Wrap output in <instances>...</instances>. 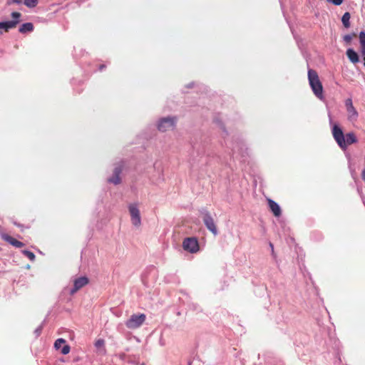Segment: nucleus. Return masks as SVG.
<instances>
[{"instance_id":"obj_1","label":"nucleus","mask_w":365,"mask_h":365,"mask_svg":"<svg viewBox=\"0 0 365 365\" xmlns=\"http://www.w3.org/2000/svg\"><path fill=\"white\" fill-rule=\"evenodd\" d=\"M332 134L339 146L343 150H345L348 145L357 142V138L354 133L351 132L344 135L342 130L337 125H334Z\"/></svg>"},{"instance_id":"obj_2","label":"nucleus","mask_w":365,"mask_h":365,"mask_svg":"<svg viewBox=\"0 0 365 365\" xmlns=\"http://www.w3.org/2000/svg\"><path fill=\"white\" fill-rule=\"evenodd\" d=\"M308 79L309 85L314 95L319 99L323 98V86L319 80L318 73L313 69L308 71Z\"/></svg>"},{"instance_id":"obj_3","label":"nucleus","mask_w":365,"mask_h":365,"mask_svg":"<svg viewBox=\"0 0 365 365\" xmlns=\"http://www.w3.org/2000/svg\"><path fill=\"white\" fill-rule=\"evenodd\" d=\"M11 16L12 17L11 21L0 22V30H3L4 32H9L10 29H15L17 25L20 23V18L21 14L18 11H14L11 13ZM2 31H0V34H2Z\"/></svg>"},{"instance_id":"obj_4","label":"nucleus","mask_w":365,"mask_h":365,"mask_svg":"<svg viewBox=\"0 0 365 365\" xmlns=\"http://www.w3.org/2000/svg\"><path fill=\"white\" fill-rule=\"evenodd\" d=\"M183 249L190 253H197L200 250L198 240L196 237H186L182 242Z\"/></svg>"},{"instance_id":"obj_5","label":"nucleus","mask_w":365,"mask_h":365,"mask_svg":"<svg viewBox=\"0 0 365 365\" xmlns=\"http://www.w3.org/2000/svg\"><path fill=\"white\" fill-rule=\"evenodd\" d=\"M176 117H166L160 119L158 124V129L160 132H165L173 129L175 126Z\"/></svg>"},{"instance_id":"obj_6","label":"nucleus","mask_w":365,"mask_h":365,"mask_svg":"<svg viewBox=\"0 0 365 365\" xmlns=\"http://www.w3.org/2000/svg\"><path fill=\"white\" fill-rule=\"evenodd\" d=\"M128 210L132 224L135 227H140L141 225V217L138 205L136 203L130 204L128 205Z\"/></svg>"},{"instance_id":"obj_7","label":"nucleus","mask_w":365,"mask_h":365,"mask_svg":"<svg viewBox=\"0 0 365 365\" xmlns=\"http://www.w3.org/2000/svg\"><path fill=\"white\" fill-rule=\"evenodd\" d=\"M145 319L146 316L144 314H133L125 322V325L129 329H136L144 323Z\"/></svg>"},{"instance_id":"obj_8","label":"nucleus","mask_w":365,"mask_h":365,"mask_svg":"<svg viewBox=\"0 0 365 365\" xmlns=\"http://www.w3.org/2000/svg\"><path fill=\"white\" fill-rule=\"evenodd\" d=\"M203 222L206 227L214 235H217V229L215 225L214 219L209 212H207L203 216Z\"/></svg>"},{"instance_id":"obj_9","label":"nucleus","mask_w":365,"mask_h":365,"mask_svg":"<svg viewBox=\"0 0 365 365\" xmlns=\"http://www.w3.org/2000/svg\"><path fill=\"white\" fill-rule=\"evenodd\" d=\"M89 280L86 277H81L74 280L73 288L71 290V294H73L81 288L88 284Z\"/></svg>"},{"instance_id":"obj_10","label":"nucleus","mask_w":365,"mask_h":365,"mask_svg":"<svg viewBox=\"0 0 365 365\" xmlns=\"http://www.w3.org/2000/svg\"><path fill=\"white\" fill-rule=\"evenodd\" d=\"M1 238L7 242L8 243H9L10 245H11L12 246L15 247H18V248H20V247H22L24 246V244L19 240H17L16 239L14 238L13 237L7 235V234H3L1 235Z\"/></svg>"},{"instance_id":"obj_11","label":"nucleus","mask_w":365,"mask_h":365,"mask_svg":"<svg viewBox=\"0 0 365 365\" xmlns=\"http://www.w3.org/2000/svg\"><path fill=\"white\" fill-rule=\"evenodd\" d=\"M268 205L275 217H279L282 214V210L279 205L271 199L267 200Z\"/></svg>"},{"instance_id":"obj_12","label":"nucleus","mask_w":365,"mask_h":365,"mask_svg":"<svg viewBox=\"0 0 365 365\" xmlns=\"http://www.w3.org/2000/svg\"><path fill=\"white\" fill-rule=\"evenodd\" d=\"M121 173V168L120 167H117L113 170V177L108 179V182L113 183L115 185H118L121 182V179L120 175Z\"/></svg>"},{"instance_id":"obj_13","label":"nucleus","mask_w":365,"mask_h":365,"mask_svg":"<svg viewBox=\"0 0 365 365\" xmlns=\"http://www.w3.org/2000/svg\"><path fill=\"white\" fill-rule=\"evenodd\" d=\"M346 54L351 63H356L359 61V55L354 49L348 48Z\"/></svg>"},{"instance_id":"obj_14","label":"nucleus","mask_w":365,"mask_h":365,"mask_svg":"<svg viewBox=\"0 0 365 365\" xmlns=\"http://www.w3.org/2000/svg\"><path fill=\"white\" fill-rule=\"evenodd\" d=\"M34 25L32 23L28 22L23 24L19 29V31L21 34H26L27 32H31L34 31Z\"/></svg>"},{"instance_id":"obj_15","label":"nucleus","mask_w":365,"mask_h":365,"mask_svg":"<svg viewBox=\"0 0 365 365\" xmlns=\"http://www.w3.org/2000/svg\"><path fill=\"white\" fill-rule=\"evenodd\" d=\"M359 42L361 46V52L362 56H364V60L365 59V32L361 31L359 33Z\"/></svg>"},{"instance_id":"obj_16","label":"nucleus","mask_w":365,"mask_h":365,"mask_svg":"<svg viewBox=\"0 0 365 365\" xmlns=\"http://www.w3.org/2000/svg\"><path fill=\"white\" fill-rule=\"evenodd\" d=\"M349 115V119L356 120L358 117V113L354 107H350L346 109Z\"/></svg>"},{"instance_id":"obj_17","label":"nucleus","mask_w":365,"mask_h":365,"mask_svg":"<svg viewBox=\"0 0 365 365\" xmlns=\"http://www.w3.org/2000/svg\"><path fill=\"white\" fill-rule=\"evenodd\" d=\"M350 14L349 12H345L341 18V21L345 28H349L350 27Z\"/></svg>"},{"instance_id":"obj_18","label":"nucleus","mask_w":365,"mask_h":365,"mask_svg":"<svg viewBox=\"0 0 365 365\" xmlns=\"http://www.w3.org/2000/svg\"><path fill=\"white\" fill-rule=\"evenodd\" d=\"M95 346L97 349H103L104 353H106L105 349V340L103 339H98L95 342Z\"/></svg>"},{"instance_id":"obj_19","label":"nucleus","mask_w":365,"mask_h":365,"mask_svg":"<svg viewBox=\"0 0 365 365\" xmlns=\"http://www.w3.org/2000/svg\"><path fill=\"white\" fill-rule=\"evenodd\" d=\"M38 4L37 0H24V4L29 8L35 7Z\"/></svg>"},{"instance_id":"obj_20","label":"nucleus","mask_w":365,"mask_h":365,"mask_svg":"<svg viewBox=\"0 0 365 365\" xmlns=\"http://www.w3.org/2000/svg\"><path fill=\"white\" fill-rule=\"evenodd\" d=\"M23 254L27 257L31 261H34L35 258H36V256L35 255L31 252V251H29V250H24L23 252Z\"/></svg>"},{"instance_id":"obj_21","label":"nucleus","mask_w":365,"mask_h":365,"mask_svg":"<svg viewBox=\"0 0 365 365\" xmlns=\"http://www.w3.org/2000/svg\"><path fill=\"white\" fill-rule=\"evenodd\" d=\"M66 343V340L63 339H58L54 343V347L56 349H59L62 344Z\"/></svg>"},{"instance_id":"obj_22","label":"nucleus","mask_w":365,"mask_h":365,"mask_svg":"<svg viewBox=\"0 0 365 365\" xmlns=\"http://www.w3.org/2000/svg\"><path fill=\"white\" fill-rule=\"evenodd\" d=\"M70 351V346L68 345H64L61 349V353L63 354H67Z\"/></svg>"},{"instance_id":"obj_23","label":"nucleus","mask_w":365,"mask_h":365,"mask_svg":"<svg viewBox=\"0 0 365 365\" xmlns=\"http://www.w3.org/2000/svg\"><path fill=\"white\" fill-rule=\"evenodd\" d=\"M343 39L346 43H350L352 41L351 36L349 34L344 36Z\"/></svg>"},{"instance_id":"obj_24","label":"nucleus","mask_w":365,"mask_h":365,"mask_svg":"<svg viewBox=\"0 0 365 365\" xmlns=\"http://www.w3.org/2000/svg\"><path fill=\"white\" fill-rule=\"evenodd\" d=\"M328 1L331 2L334 5L339 6L343 3L344 0H328Z\"/></svg>"},{"instance_id":"obj_25","label":"nucleus","mask_w":365,"mask_h":365,"mask_svg":"<svg viewBox=\"0 0 365 365\" xmlns=\"http://www.w3.org/2000/svg\"><path fill=\"white\" fill-rule=\"evenodd\" d=\"M346 109L350 108V107H354L353 103H352V101L351 99H347L346 101Z\"/></svg>"},{"instance_id":"obj_26","label":"nucleus","mask_w":365,"mask_h":365,"mask_svg":"<svg viewBox=\"0 0 365 365\" xmlns=\"http://www.w3.org/2000/svg\"><path fill=\"white\" fill-rule=\"evenodd\" d=\"M21 3V0H8V4H20Z\"/></svg>"},{"instance_id":"obj_27","label":"nucleus","mask_w":365,"mask_h":365,"mask_svg":"<svg viewBox=\"0 0 365 365\" xmlns=\"http://www.w3.org/2000/svg\"><path fill=\"white\" fill-rule=\"evenodd\" d=\"M361 178L365 181V168L362 170Z\"/></svg>"},{"instance_id":"obj_28","label":"nucleus","mask_w":365,"mask_h":365,"mask_svg":"<svg viewBox=\"0 0 365 365\" xmlns=\"http://www.w3.org/2000/svg\"><path fill=\"white\" fill-rule=\"evenodd\" d=\"M349 36H351V38L353 39L354 38L356 37V33H352V34H350Z\"/></svg>"},{"instance_id":"obj_29","label":"nucleus","mask_w":365,"mask_h":365,"mask_svg":"<svg viewBox=\"0 0 365 365\" xmlns=\"http://www.w3.org/2000/svg\"><path fill=\"white\" fill-rule=\"evenodd\" d=\"M104 67H105V66H104V65H101V66H100V70H102Z\"/></svg>"},{"instance_id":"obj_30","label":"nucleus","mask_w":365,"mask_h":365,"mask_svg":"<svg viewBox=\"0 0 365 365\" xmlns=\"http://www.w3.org/2000/svg\"><path fill=\"white\" fill-rule=\"evenodd\" d=\"M270 247H271L272 250H273L274 247H273V245L272 243H270Z\"/></svg>"},{"instance_id":"obj_31","label":"nucleus","mask_w":365,"mask_h":365,"mask_svg":"<svg viewBox=\"0 0 365 365\" xmlns=\"http://www.w3.org/2000/svg\"><path fill=\"white\" fill-rule=\"evenodd\" d=\"M364 66H365V59H364Z\"/></svg>"}]
</instances>
